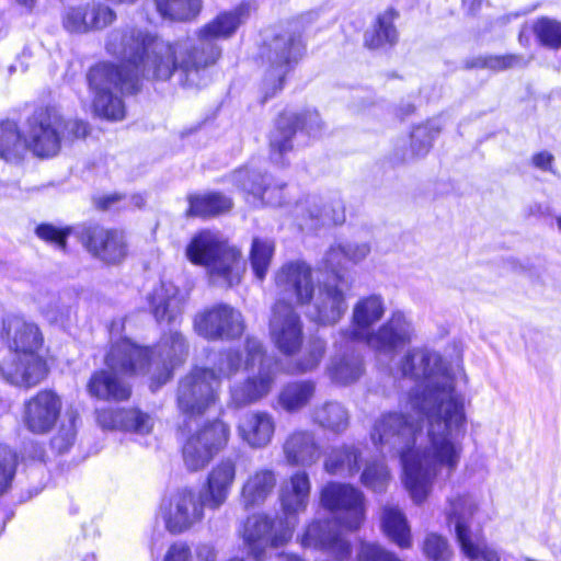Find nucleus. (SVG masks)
I'll use <instances>...</instances> for the list:
<instances>
[{
    "label": "nucleus",
    "mask_w": 561,
    "mask_h": 561,
    "mask_svg": "<svg viewBox=\"0 0 561 561\" xmlns=\"http://www.w3.org/2000/svg\"><path fill=\"white\" fill-rule=\"evenodd\" d=\"M399 371L416 382L400 412L380 414L370 437L380 451L398 456L403 484L414 503L430 495L440 470L449 478L458 468L467 432L465 398L456 387L467 385L460 366H451L427 347L409 350Z\"/></svg>",
    "instance_id": "f257e3e1"
},
{
    "label": "nucleus",
    "mask_w": 561,
    "mask_h": 561,
    "mask_svg": "<svg viewBox=\"0 0 561 561\" xmlns=\"http://www.w3.org/2000/svg\"><path fill=\"white\" fill-rule=\"evenodd\" d=\"M248 15L249 7L239 5L201 27L196 38L174 44L129 26L112 30L105 49L122 65L101 62L89 70L88 82L94 95L95 113L111 121L123 119L125 106L115 92L135 93L140 77L165 81L176 75L183 87H206L210 81L208 68L221 55L217 41L234 34Z\"/></svg>",
    "instance_id": "f03ea898"
},
{
    "label": "nucleus",
    "mask_w": 561,
    "mask_h": 561,
    "mask_svg": "<svg viewBox=\"0 0 561 561\" xmlns=\"http://www.w3.org/2000/svg\"><path fill=\"white\" fill-rule=\"evenodd\" d=\"M115 325L112 324V330ZM111 335V348L105 356L108 370L95 371L87 386L91 397L102 400L129 398L130 387L117 374L152 373V378L160 386L171 378L174 367L181 365L188 354L187 341L176 330L164 333L154 348L141 347L127 337L114 340L113 331Z\"/></svg>",
    "instance_id": "7ed1b4c3"
},
{
    "label": "nucleus",
    "mask_w": 561,
    "mask_h": 561,
    "mask_svg": "<svg viewBox=\"0 0 561 561\" xmlns=\"http://www.w3.org/2000/svg\"><path fill=\"white\" fill-rule=\"evenodd\" d=\"M320 504L333 514V520H312L300 536V545L327 552L336 560H346L352 554V546L340 527L347 530L360 527L365 519V496L352 484L329 482L320 492Z\"/></svg>",
    "instance_id": "20e7f679"
},
{
    "label": "nucleus",
    "mask_w": 561,
    "mask_h": 561,
    "mask_svg": "<svg viewBox=\"0 0 561 561\" xmlns=\"http://www.w3.org/2000/svg\"><path fill=\"white\" fill-rule=\"evenodd\" d=\"M3 331L9 350L0 359V374L8 382L31 388L39 383L47 374V367L38 355L43 344L39 328L19 316L3 320Z\"/></svg>",
    "instance_id": "39448f33"
},
{
    "label": "nucleus",
    "mask_w": 561,
    "mask_h": 561,
    "mask_svg": "<svg viewBox=\"0 0 561 561\" xmlns=\"http://www.w3.org/2000/svg\"><path fill=\"white\" fill-rule=\"evenodd\" d=\"M304 53L305 43L296 24L264 34L263 43L259 48V56L264 67L262 81L264 100L283 89L287 75L298 64Z\"/></svg>",
    "instance_id": "423d86ee"
},
{
    "label": "nucleus",
    "mask_w": 561,
    "mask_h": 561,
    "mask_svg": "<svg viewBox=\"0 0 561 561\" xmlns=\"http://www.w3.org/2000/svg\"><path fill=\"white\" fill-rule=\"evenodd\" d=\"M185 253L193 264L205 266L211 282L218 286L231 287L238 284L244 272L241 252L209 230L194 236Z\"/></svg>",
    "instance_id": "0eeeda50"
},
{
    "label": "nucleus",
    "mask_w": 561,
    "mask_h": 561,
    "mask_svg": "<svg viewBox=\"0 0 561 561\" xmlns=\"http://www.w3.org/2000/svg\"><path fill=\"white\" fill-rule=\"evenodd\" d=\"M247 368L259 365L257 375L248 377L243 382L236 383L230 389L231 402L237 408H243L266 397L275 382L277 363L267 356L263 344L255 337H248L245 341Z\"/></svg>",
    "instance_id": "6e6552de"
},
{
    "label": "nucleus",
    "mask_w": 561,
    "mask_h": 561,
    "mask_svg": "<svg viewBox=\"0 0 561 561\" xmlns=\"http://www.w3.org/2000/svg\"><path fill=\"white\" fill-rule=\"evenodd\" d=\"M477 510V503L470 495H459L449 500L447 519L455 526L460 549L470 560L501 561L499 553L486 545L480 530L473 533L470 529V520Z\"/></svg>",
    "instance_id": "1a4fd4ad"
},
{
    "label": "nucleus",
    "mask_w": 561,
    "mask_h": 561,
    "mask_svg": "<svg viewBox=\"0 0 561 561\" xmlns=\"http://www.w3.org/2000/svg\"><path fill=\"white\" fill-rule=\"evenodd\" d=\"M220 381L214 370L196 367L184 376L178 387L179 411L188 416H199L214 407L219 399Z\"/></svg>",
    "instance_id": "9d476101"
},
{
    "label": "nucleus",
    "mask_w": 561,
    "mask_h": 561,
    "mask_svg": "<svg viewBox=\"0 0 561 561\" xmlns=\"http://www.w3.org/2000/svg\"><path fill=\"white\" fill-rule=\"evenodd\" d=\"M205 507L207 505L203 493L182 488L161 501L158 516L170 534L180 535L202 522Z\"/></svg>",
    "instance_id": "9b49d317"
},
{
    "label": "nucleus",
    "mask_w": 561,
    "mask_h": 561,
    "mask_svg": "<svg viewBox=\"0 0 561 561\" xmlns=\"http://www.w3.org/2000/svg\"><path fill=\"white\" fill-rule=\"evenodd\" d=\"M298 129L311 137L320 135L322 121L317 111L295 113L285 111L277 117L268 136L270 158L279 165L285 164V156L294 148V137Z\"/></svg>",
    "instance_id": "f8f14e48"
},
{
    "label": "nucleus",
    "mask_w": 561,
    "mask_h": 561,
    "mask_svg": "<svg viewBox=\"0 0 561 561\" xmlns=\"http://www.w3.org/2000/svg\"><path fill=\"white\" fill-rule=\"evenodd\" d=\"M230 437V426L220 419L206 422L192 434L182 448L183 461L187 470L205 468L214 456L225 448Z\"/></svg>",
    "instance_id": "ddd939ff"
},
{
    "label": "nucleus",
    "mask_w": 561,
    "mask_h": 561,
    "mask_svg": "<svg viewBox=\"0 0 561 561\" xmlns=\"http://www.w3.org/2000/svg\"><path fill=\"white\" fill-rule=\"evenodd\" d=\"M64 117L54 106L39 107L27 118L24 138L26 149L42 158L57 154L61 145Z\"/></svg>",
    "instance_id": "4468645a"
},
{
    "label": "nucleus",
    "mask_w": 561,
    "mask_h": 561,
    "mask_svg": "<svg viewBox=\"0 0 561 561\" xmlns=\"http://www.w3.org/2000/svg\"><path fill=\"white\" fill-rule=\"evenodd\" d=\"M294 535V529L282 518L275 519L266 514H254L244 523L243 541L248 554L265 558L266 550L277 549L287 545Z\"/></svg>",
    "instance_id": "2eb2a0df"
},
{
    "label": "nucleus",
    "mask_w": 561,
    "mask_h": 561,
    "mask_svg": "<svg viewBox=\"0 0 561 561\" xmlns=\"http://www.w3.org/2000/svg\"><path fill=\"white\" fill-rule=\"evenodd\" d=\"M414 325L403 311L391 312L378 329H374L363 341L378 356L391 358L398 351L410 344Z\"/></svg>",
    "instance_id": "dca6fc26"
},
{
    "label": "nucleus",
    "mask_w": 561,
    "mask_h": 561,
    "mask_svg": "<svg viewBox=\"0 0 561 561\" xmlns=\"http://www.w3.org/2000/svg\"><path fill=\"white\" fill-rule=\"evenodd\" d=\"M277 301L293 306L309 304L314 294V284L310 265L304 261L284 264L275 274Z\"/></svg>",
    "instance_id": "f3484780"
},
{
    "label": "nucleus",
    "mask_w": 561,
    "mask_h": 561,
    "mask_svg": "<svg viewBox=\"0 0 561 561\" xmlns=\"http://www.w3.org/2000/svg\"><path fill=\"white\" fill-rule=\"evenodd\" d=\"M196 333L207 340H232L244 331L242 314L226 304H218L194 319Z\"/></svg>",
    "instance_id": "a211bd4d"
},
{
    "label": "nucleus",
    "mask_w": 561,
    "mask_h": 561,
    "mask_svg": "<svg viewBox=\"0 0 561 561\" xmlns=\"http://www.w3.org/2000/svg\"><path fill=\"white\" fill-rule=\"evenodd\" d=\"M270 336L284 355L297 353L304 342V324L294 306L276 301L270 319Z\"/></svg>",
    "instance_id": "6ab92c4d"
},
{
    "label": "nucleus",
    "mask_w": 561,
    "mask_h": 561,
    "mask_svg": "<svg viewBox=\"0 0 561 561\" xmlns=\"http://www.w3.org/2000/svg\"><path fill=\"white\" fill-rule=\"evenodd\" d=\"M307 317L320 325H334L345 314L348 305L346 293L337 280H328L319 285L316 296H312Z\"/></svg>",
    "instance_id": "aec40b11"
},
{
    "label": "nucleus",
    "mask_w": 561,
    "mask_h": 561,
    "mask_svg": "<svg viewBox=\"0 0 561 561\" xmlns=\"http://www.w3.org/2000/svg\"><path fill=\"white\" fill-rule=\"evenodd\" d=\"M114 9L103 2H85L79 5L66 7L61 22L69 33L84 34L92 31H101L116 20Z\"/></svg>",
    "instance_id": "412c9836"
},
{
    "label": "nucleus",
    "mask_w": 561,
    "mask_h": 561,
    "mask_svg": "<svg viewBox=\"0 0 561 561\" xmlns=\"http://www.w3.org/2000/svg\"><path fill=\"white\" fill-rule=\"evenodd\" d=\"M61 400L51 390H42L24 403L23 423L34 434L48 433L56 424Z\"/></svg>",
    "instance_id": "4be33fe9"
},
{
    "label": "nucleus",
    "mask_w": 561,
    "mask_h": 561,
    "mask_svg": "<svg viewBox=\"0 0 561 561\" xmlns=\"http://www.w3.org/2000/svg\"><path fill=\"white\" fill-rule=\"evenodd\" d=\"M81 238L88 251L106 263H118L127 255L124 233L116 229L89 226L83 229Z\"/></svg>",
    "instance_id": "5701e85b"
},
{
    "label": "nucleus",
    "mask_w": 561,
    "mask_h": 561,
    "mask_svg": "<svg viewBox=\"0 0 561 561\" xmlns=\"http://www.w3.org/2000/svg\"><path fill=\"white\" fill-rule=\"evenodd\" d=\"M311 482L306 471H297L279 489L280 517L295 530L298 516L304 513L310 500Z\"/></svg>",
    "instance_id": "b1692460"
},
{
    "label": "nucleus",
    "mask_w": 561,
    "mask_h": 561,
    "mask_svg": "<svg viewBox=\"0 0 561 561\" xmlns=\"http://www.w3.org/2000/svg\"><path fill=\"white\" fill-rule=\"evenodd\" d=\"M354 341H346L330 358L325 371L330 380L339 386H350L357 382L365 373V362L362 353L356 350Z\"/></svg>",
    "instance_id": "393cba45"
},
{
    "label": "nucleus",
    "mask_w": 561,
    "mask_h": 561,
    "mask_svg": "<svg viewBox=\"0 0 561 561\" xmlns=\"http://www.w3.org/2000/svg\"><path fill=\"white\" fill-rule=\"evenodd\" d=\"M386 304L382 296L371 294L359 298L353 306L352 328L341 335L352 341L363 342L385 316Z\"/></svg>",
    "instance_id": "a878e982"
},
{
    "label": "nucleus",
    "mask_w": 561,
    "mask_h": 561,
    "mask_svg": "<svg viewBox=\"0 0 561 561\" xmlns=\"http://www.w3.org/2000/svg\"><path fill=\"white\" fill-rule=\"evenodd\" d=\"M295 214L299 219L298 225L304 228H316L318 221L321 225H341L345 220L344 205L339 196L330 202H324L321 197H310L305 202H299L295 206Z\"/></svg>",
    "instance_id": "bb28decb"
},
{
    "label": "nucleus",
    "mask_w": 561,
    "mask_h": 561,
    "mask_svg": "<svg viewBox=\"0 0 561 561\" xmlns=\"http://www.w3.org/2000/svg\"><path fill=\"white\" fill-rule=\"evenodd\" d=\"M185 296L171 282H161L147 296L149 310L158 323H174L181 318Z\"/></svg>",
    "instance_id": "cd10ccee"
},
{
    "label": "nucleus",
    "mask_w": 561,
    "mask_h": 561,
    "mask_svg": "<svg viewBox=\"0 0 561 561\" xmlns=\"http://www.w3.org/2000/svg\"><path fill=\"white\" fill-rule=\"evenodd\" d=\"M232 182L252 195L255 204L280 206L283 203V184L272 185V179L267 175L244 168L232 174Z\"/></svg>",
    "instance_id": "c85d7f7f"
},
{
    "label": "nucleus",
    "mask_w": 561,
    "mask_h": 561,
    "mask_svg": "<svg viewBox=\"0 0 561 561\" xmlns=\"http://www.w3.org/2000/svg\"><path fill=\"white\" fill-rule=\"evenodd\" d=\"M275 427L272 414L265 411H249L239 419L237 433L248 446L261 449L271 444Z\"/></svg>",
    "instance_id": "c756f323"
},
{
    "label": "nucleus",
    "mask_w": 561,
    "mask_h": 561,
    "mask_svg": "<svg viewBox=\"0 0 561 561\" xmlns=\"http://www.w3.org/2000/svg\"><path fill=\"white\" fill-rule=\"evenodd\" d=\"M96 422L103 430H121L139 435L150 433L153 427L152 417L138 409H100L96 410Z\"/></svg>",
    "instance_id": "7c9ffc66"
},
{
    "label": "nucleus",
    "mask_w": 561,
    "mask_h": 561,
    "mask_svg": "<svg viewBox=\"0 0 561 561\" xmlns=\"http://www.w3.org/2000/svg\"><path fill=\"white\" fill-rule=\"evenodd\" d=\"M236 474L237 463L231 458H224L211 468L203 494L208 508L218 510L227 501Z\"/></svg>",
    "instance_id": "2f4dec72"
},
{
    "label": "nucleus",
    "mask_w": 561,
    "mask_h": 561,
    "mask_svg": "<svg viewBox=\"0 0 561 561\" xmlns=\"http://www.w3.org/2000/svg\"><path fill=\"white\" fill-rule=\"evenodd\" d=\"M283 451L291 466L311 467L321 457V447L310 431H295L285 440Z\"/></svg>",
    "instance_id": "473e14b6"
},
{
    "label": "nucleus",
    "mask_w": 561,
    "mask_h": 561,
    "mask_svg": "<svg viewBox=\"0 0 561 561\" xmlns=\"http://www.w3.org/2000/svg\"><path fill=\"white\" fill-rule=\"evenodd\" d=\"M397 18V11L391 8L379 13L364 34L365 46L369 49H380L396 45L399 38L394 25Z\"/></svg>",
    "instance_id": "72a5a7b5"
},
{
    "label": "nucleus",
    "mask_w": 561,
    "mask_h": 561,
    "mask_svg": "<svg viewBox=\"0 0 561 561\" xmlns=\"http://www.w3.org/2000/svg\"><path fill=\"white\" fill-rule=\"evenodd\" d=\"M276 485L275 472L263 468L249 474L241 489V499L245 507L263 504Z\"/></svg>",
    "instance_id": "f704fd0d"
},
{
    "label": "nucleus",
    "mask_w": 561,
    "mask_h": 561,
    "mask_svg": "<svg viewBox=\"0 0 561 561\" xmlns=\"http://www.w3.org/2000/svg\"><path fill=\"white\" fill-rule=\"evenodd\" d=\"M359 460V449L353 445H344L329 453L324 460V470L332 476H354L360 469Z\"/></svg>",
    "instance_id": "c9c22d12"
},
{
    "label": "nucleus",
    "mask_w": 561,
    "mask_h": 561,
    "mask_svg": "<svg viewBox=\"0 0 561 561\" xmlns=\"http://www.w3.org/2000/svg\"><path fill=\"white\" fill-rule=\"evenodd\" d=\"M159 16L169 22H190L201 12L202 0H152Z\"/></svg>",
    "instance_id": "e433bc0d"
},
{
    "label": "nucleus",
    "mask_w": 561,
    "mask_h": 561,
    "mask_svg": "<svg viewBox=\"0 0 561 561\" xmlns=\"http://www.w3.org/2000/svg\"><path fill=\"white\" fill-rule=\"evenodd\" d=\"M442 128L440 118H433L425 124L415 126L411 133L410 151L403 156L402 160L410 161L426 156Z\"/></svg>",
    "instance_id": "4c0bfd02"
},
{
    "label": "nucleus",
    "mask_w": 561,
    "mask_h": 561,
    "mask_svg": "<svg viewBox=\"0 0 561 561\" xmlns=\"http://www.w3.org/2000/svg\"><path fill=\"white\" fill-rule=\"evenodd\" d=\"M381 525L385 534L401 549L412 545L411 531L404 514L394 506H386L382 511Z\"/></svg>",
    "instance_id": "58836bf2"
},
{
    "label": "nucleus",
    "mask_w": 561,
    "mask_h": 561,
    "mask_svg": "<svg viewBox=\"0 0 561 561\" xmlns=\"http://www.w3.org/2000/svg\"><path fill=\"white\" fill-rule=\"evenodd\" d=\"M316 392V383L301 380L287 383L278 396L280 407L287 412H295L306 407Z\"/></svg>",
    "instance_id": "ea45409f"
},
{
    "label": "nucleus",
    "mask_w": 561,
    "mask_h": 561,
    "mask_svg": "<svg viewBox=\"0 0 561 561\" xmlns=\"http://www.w3.org/2000/svg\"><path fill=\"white\" fill-rule=\"evenodd\" d=\"M25 150V138L22 139L16 123L13 121L1 122L0 158L9 162L19 161L22 158Z\"/></svg>",
    "instance_id": "a19ab883"
},
{
    "label": "nucleus",
    "mask_w": 561,
    "mask_h": 561,
    "mask_svg": "<svg viewBox=\"0 0 561 561\" xmlns=\"http://www.w3.org/2000/svg\"><path fill=\"white\" fill-rule=\"evenodd\" d=\"M187 216L208 217L221 214L231 208L232 202L220 193L192 195L188 197Z\"/></svg>",
    "instance_id": "79ce46f5"
},
{
    "label": "nucleus",
    "mask_w": 561,
    "mask_h": 561,
    "mask_svg": "<svg viewBox=\"0 0 561 561\" xmlns=\"http://www.w3.org/2000/svg\"><path fill=\"white\" fill-rule=\"evenodd\" d=\"M275 252V243L268 238L254 237L250 250V263L255 277L263 282Z\"/></svg>",
    "instance_id": "37998d69"
},
{
    "label": "nucleus",
    "mask_w": 561,
    "mask_h": 561,
    "mask_svg": "<svg viewBox=\"0 0 561 561\" xmlns=\"http://www.w3.org/2000/svg\"><path fill=\"white\" fill-rule=\"evenodd\" d=\"M313 420L320 426L342 432L348 425V413L339 402H327L313 411Z\"/></svg>",
    "instance_id": "c03bdc74"
},
{
    "label": "nucleus",
    "mask_w": 561,
    "mask_h": 561,
    "mask_svg": "<svg viewBox=\"0 0 561 561\" xmlns=\"http://www.w3.org/2000/svg\"><path fill=\"white\" fill-rule=\"evenodd\" d=\"M390 478L389 469L385 462L375 460L366 463L360 476V482L367 489L376 493H382L387 490Z\"/></svg>",
    "instance_id": "a18cd8bd"
},
{
    "label": "nucleus",
    "mask_w": 561,
    "mask_h": 561,
    "mask_svg": "<svg viewBox=\"0 0 561 561\" xmlns=\"http://www.w3.org/2000/svg\"><path fill=\"white\" fill-rule=\"evenodd\" d=\"M43 316L50 322L64 325L73 314L71 298L54 296L41 306Z\"/></svg>",
    "instance_id": "49530a36"
},
{
    "label": "nucleus",
    "mask_w": 561,
    "mask_h": 561,
    "mask_svg": "<svg viewBox=\"0 0 561 561\" xmlns=\"http://www.w3.org/2000/svg\"><path fill=\"white\" fill-rule=\"evenodd\" d=\"M422 551L428 561H450L453 556L448 540L436 533L425 536Z\"/></svg>",
    "instance_id": "de8ad7c7"
},
{
    "label": "nucleus",
    "mask_w": 561,
    "mask_h": 561,
    "mask_svg": "<svg viewBox=\"0 0 561 561\" xmlns=\"http://www.w3.org/2000/svg\"><path fill=\"white\" fill-rule=\"evenodd\" d=\"M528 60L520 55L484 56L478 57L470 67L488 68L496 71L506 70L515 67L526 66Z\"/></svg>",
    "instance_id": "09e8293b"
},
{
    "label": "nucleus",
    "mask_w": 561,
    "mask_h": 561,
    "mask_svg": "<svg viewBox=\"0 0 561 561\" xmlns=\"http://www.w3.org/2000/svg\"><path fill=\"white\" fill-rule=\"evenodd\" d=\"M18 466L16 454L0 443V496L12 485Z\"/></svg>",
    "instance_id": "8fccbe9b"
},
{
    "label": "nucleus",
    "mask_w": 561,
    "mask_h": 561,
    "mask_svg": "<svg viewBox=\"0 0 561 561\" xmlns=\"http://www.w3.org/2000/svg\"><path fill=\"white\" fill-rule=\"evenodd\" d=\"M534 31L545 46L550 48L561 47V22L542 18L536 22Z\"/></svg>",
    "instance_id": "3c124183"
},
{
    "label": "nucleus",
    "mask_w": 561,
    "mask_h": 561,
    "mask_svg": "<svg viewBox=\"0 0 561 561\" xmlns=\"http://www.w3.org/2000/svg\"><path fill=\"white\" fill-rule=\"evenodd\" d=\"M242 356L239 351L228 350L219 353L214 367L208 369L214 370L221 382L222 378H230L234 375L242 366Z\"/></svg>",
    "instance_id": "603ef678"
},
{
    "label": "nucleus",
    "mask_w": 561,
    "mask_h": 561,
    "mask_svg": "<svg viewBox=\"0 0 561 561\" xmlns=\"http://www.w3.org/2000/svg\"><path fill=\"white\" fill-rule=\"evenodd\" d=\"M324 352L325 342L320 339L313 340L309 345L306 356L298 363L297 370L306 373L317 368L324 355Z\"/></svg>",
    "instance_id": "864d4df0"
},
{
    "label": "nucleus",
    "mask_w": 561,
    "mask_h": 561,
    "mask_svg": "<svg viewBox=\"0 0 561 561\" xmlns=\"http://www.w3.org/2000/svg\"><path fill=\"white\" fill-rule=\"evenodd\" d=\"M398 557L379 545L364 542L357 553L358 561H397Z\"/></svg>",
    "instance_id": "5fc2aeb1"
},
{
    "label": "nucleus",
    "mask_w": 561,
    "mask_h": 561,
    "mask_svg": "<svg viewBox=\"0 0 561 561\" xmlns=\"http://www.w3.org/2000/svg\"><path fill=\"white\" fill-rule=\"evenodd\" d=\"M370 252V248L367 243H360V244H348V245H337V247H331L329 249V255L331 256H346L347 260L352 262H359L364 260L368 253Z\"/></svg>",
    "instance_id": "6e6d98bb"
},
{
    "label": "nucleus",
    "mask_w": 561,
    "mask_h": 561,
    "mask_svg": "<svg viewBox=\"0 0 561 561\" xmlns=\"http://www.w3.org/2000/svg\"><path fill=\"white\" fill-rule=\"evenodd\" d=\"M36 234L39 239L55 245L59 250L66 249L68 232L56 228L49 224H42L36 228Z\"/></svg>",
    "instance_id": "4d7b16f0"
},
{
    "label": "nucleus",
    "mask_w": 561,
    "mask_h": 561,
    "mask_svg": "<svg viewBox=\"0 0 561 561\" xmlns=\"http://www.w3.org/2000/svg\"><path fill=\"white\" fill-rule=\"evenodd\" d=\"M76 435L75 421L71 419L69 424L60 427L57 435L54 436L51 445L58 453H66L73 445Z\"/></svg>",
    "instance_id": "13d9d810"
},
{
    "label": "nucleus",
    "mask_w": 561,
    "mask_h": 561,
    "mask_svg": "<svg viewBox=\"0 0 561 561\" xmlns=\"http://www.w3.org/2000/svg\"><path fill=\"white\" fill-rule=\"evenodd\" d=\"M88 124L80 119H68L64 118V125L61 127V141L84 138L88 135Z\"/></svg>",
    "instance_id": "bf43d9fd"
},
{
    "label": "nucleus",
    "mask_w": 561,
    "mask_h": 561,
    "mask_svg": "<svg viewBox=\"0 0 561 561\" xmlns=\"http://www.w3.org/2000/svg\"><path fill=\"white\" fill-rule=\"evenodd\" d=\"M163 561H192V552L187 543L174 542L168 549Z\"/></svg>",
    "instance_id": "052dcab7"
},
{
    "label": "nucleus",
    "mask_w": 561,
    "mask_h": 561,
    "mask_svg": "<svg viewBox=\"0 0 561 561\" xmlns=\"http://www.w3.org/2000/svg\"><path fill=\"white\" fill-rule=\"evenodd\" d=\"M329 255V251L325 253L323 260H322V264H323V270L327 271V272H330L334 275V278L333 280H337L340 282L341 280V268H342V264L344 261L347 260L346 256H331L330 260H328Z\"/></svg>",
    "instance_id": "680f3d73"
},
{
    "label": "nucleus",
    "mask_w": 561,
    "mask_h": 561,
    "mask_svg": "<svg viewBox=\"0 0 561 561\" xmlns=\"http://www.w3.org/2000/svg\"><path fill=\"white\" fill-rule=\"evenodd\" d=\"M123 195L118 193L107 194L94 198L98 208L102 210L111 209L116 203L123 199Z\"/></svg>",
    "instance_id": "e2e57ef3"
},
{
    "label": "nucleus",
    "mask_w": 561,
    "mask_h": 561,
    "mask_svg": "<svg viewBox=\"0 0 561 561\" xmlns=\"http://www.w3.org/2000/svg\"><path fill=\"white\" fill-rule=\"evenodd\" d=\"M552 156L548 152H539L534 156L533 162L536 167L540 169H548L551 164Z\"/></svg>",
    "instance_id": "0e129e2a"
},
{
    "label": "nucleus",
    "mask_w": 561,
    "mask_h": 561,
    "mask_svg": "<svg viewBox=\"0 0 561 561\" xmlns=\"http://www.w3.org/2000/svg\"><path fill=\"white\" fill-rule=\"evenodd\" d=\"M197 557L199 561H216V552L209 546L198 548Z\"/></svg>",
    "instance_id": "69168bd1"
},
{
    "label": "nucleus",
    "mask_w": 561,
    "mask_h": 561,
    "mask_svg": "<svg viewBox=\"0 0 561 561\" xmlns=\"http://www.w3.org/2000/svg\"><path fill=\"white\" fill-rule=\"evenodd\" d=\"M106 1L114 5L133 7L140 0H106Z\"/></svg>",
    "instance_id": "338daca9"
},
{
    "label": "nucleus",
    "mask_w": 561,
    "mask_h": 561,
    "mask_svg": "<svg viewBox=\"0 0 561 561\" xmlns=\"http://www.w3.org/2000/svg\"><path fill=\"white\" fill-rule=\"evenodd\" d=\"M278 561H305V560H302L301 558H299L296 554L283 553V554L278 556Z\"/></svg>",
    "instance_id": "774afa93"
}]
</instances>
